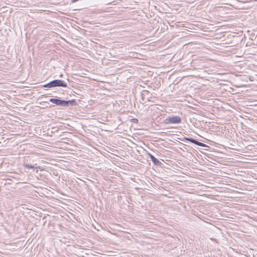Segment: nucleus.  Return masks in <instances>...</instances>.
<instances>
[{
	"instance_id": "nucleus-1",
	"label": "nucleus",
	"mask_w": 257,
	"mask_h": 257,
	"mask_svg": "<svg viewBox=\"0 0 257 257\" xmlns=\"http://www.w3.org/2000/svg\"><path fill=\"white\" fill-rule=\"evenodd\" d=\"M49 101L57 105L61 106H73L76 104V102L75 99L63 100L58 98H50Z\"/></svg>"
},
{
	"instance_id": "nucleus-2",
	"label": "nucleus",
	"mask_w": 257,
	"mask_h": 257,
	"mask_svg": "<svg viewBox=\"0 0 257 257\" xmlns=\"http://www.w3.org/2000/svg\"><path fill=\"white\" fill-rule=\"evenodd\" d=\"M43 87L47 88H51L54 87H67V84L63 80L56 79L44 85Z\"/></svg>"
},
{
	"instance_id": "nucleus-3",
	"label": "nucleus",
	"mask_w": 257,
	"mask_h": 257,
	"mask_svg": "<svg viewBox=\"0 0 257 257\" xmlns=\"http://www.w3.org/2000/svg\"><path fill=\"white\" fill-rule=\"evenodd\" d=\"M181 121V118L179 116H172L166 118L165 120V122L166 124L179 123Z\"/></svg>"
},
{
	"instance_id": "nucleus-4",
	"label": "nucleus",
	"mask_w": 257,
	"mask_h": 257,
	"mask_svg": "<svg viewBox=\"0 0 257 257\" xmlns=\"http://www.w3.org/2000/svg\"><path fill=\"white\" fill-rule=\"evenodd\" d=\"M149 156L152 161L155 165H160L161 164V162L160 161H159L157 158H156L153 155L150 154Z\"/></svg>"
},
{
	"instance_id": "nucleus-5",
	"label": "nucleus",
	"mask_w": 257,
	"mask_h": 257,
	"mask_svg": "<svg viewBox=\"0 0 257 257\" xmlns=\"http://www.w3.org/2000/svg\"><path fill=\"white\" fill-rule=\"evenodd\" d=\"M24 166L25 168H27V169H35V168H40L39 166L37 167V166H35V165H30L29 164H24Z\"/></svg>"
},
{
	"instance_id": "nucleus-6",
	"label": "nucleus",
	"mask_w": 257,
	"mask_h": 257,
	"mask_svg": "<svg viewBox=\"0 0 257 257\" xmlns=\"http://www.w3.org/2000/svg\"><path fill=\"white\" fill-rule=\"evenodd\" d=\"M197 146H200V147H206V148H209V147L207 145H206L205 144H203L202 143H201V142H199V143H198Z\"/></svg>"
},
{
	"instance_id": "nucleus-7",
	"label": "nucleus",
	"mask_w": 257,
	"mask_h": 257,
	"mask_svg": "<svg viewBox=\"0 0 257 257\" xmlns=\"http://www.w3.org/2000/svg\"><path fill=\"white\" fill-rule=\"evenodd\" d=\"M194 140V139H193L192 138H188V141H189L192 143H193Z\"/></svg>"
},
{
	"instance_id": "nucleus-8",
	"label": "nucleus",
	"mask_w": 257,
	"mask_h": 257,
	"mask_svg": "<svg viewBox=\"0 0 257 257\" xmlns=\"http://www.w3.org/2000/svg\"><path fill=\"white\" fill-rule=\"evenodd\" d=\"M199 142H198V141H197L196 140L194 139V142H193V144L196 145H198V143H199Z\"/></svg>"
},
{
	"instance_id": "nucleus-9",
	"label": "nucleus",
	"mask_w": 257,
	"mask_h": 257,
	"mask_svg": "<svg viewBox=\"0 0 257 257\" xmlns=\"http://www.w3.org/2000/svg\"><path fill=\"white\" fill-rule=\"evenodd\" d=\"M188 138L185 137V138H184V140H186V141H188Z\"/></svg>"
},
{
	"instance_id": "nucleus-10",
	"label": "nucleus",
	"mask_w": 257,
	"mask_h": 257,
	"mask_svg": "<svg viewBox=\"0 0 257 257\" xmlns=\"http://www.w3.org/2000/svg\"><path fill=\"white\" fill-rule=\"evenodd\" d=\"M134 120H136V121H138V119H134Z\"/></svg>"
},
{
	"instance_id": "nucleus-11",
	"label": "nucleus",
	"mask_w": 257,
	"mask_h": 257,
	"mask_svg": "<svg viewBox=\"0 0 257 257\" xmlns=\"http://www.w3.org/2000/svg\"><path fill=\"white\" fill-rule=\"evenodd\" d=\"M254 1L255 2H256V1H257V0H254Z\"/></svg>"
}]
</instances>
